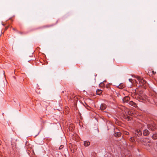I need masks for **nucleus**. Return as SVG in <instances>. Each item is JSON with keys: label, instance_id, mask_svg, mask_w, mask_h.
I'll list each match as a JSON object with an SVG mask.
<instances>
[{"label": "nucleus", "instance_id": "nucleus-1", "mask_svg": "<svg viewBox=\"0 0 157 157\" xmlns=\"http://www.w3.org/2000/svg\"><path fill=\"white\" fill-rule=\"evenodd\" d=\"M142 143H143V144L146 146H150L151 144H149L148 143H150V140L148 139H144L143 140L141 141Z\"/></svg>", "mask_w": 157, "mask_h": 157}, {"label": "nucleus", "instance_id": "nucleus-2", "mask_svg": "<svg viewBox=\"0 0 157 157\" xmlns=\"http://www.w3.org/2000/svg\"><path fill=\"white\" fill-rule=\"evenodd\" d=\"M136 78L138 80V81H139V83L140 84V85L141 86V85H142L143 84H144V81L143 79H141L140 77L139 76H137L136 77Z\"/></svg>", "mask_w": 157, "mask_h": 157}, {"label": "nucleus", "instance_id": "nucleus-3", "mask_svg": "<svg viewBox=\"0 0 157 157\" xmlns=\"http://www.w3.org/2000/svg\"><path fill=\"white\" fill-rule=\"evenodd\" d=\"M130 98L128 96H126L124 97L123 99V101L124 103H128V101L129 100Z\"/></svg>", "mask_w": 157, "mask_h": 157}, {"label": "nucleus", "instance_id": "nucleus-4", "mask_svg": "<svg viewBox=\"0 0 157 157\" xmlns=\"http://www.w3.org/2000/svg\"><path fill=\"white\" fill-rule=\"evenodd\" d=\"M135 134L137 136H139L142 135V133L140 130H137L135 131Z\"/></svg>", "mask_w": 157, "mask_h": 157}, {"label": "nucleus", "instance_id": "nucleus-5", "mask_svg": "<svg viewBox=\"0 0 157 157\" xmlns=\"http://www.w3.org/2000/svg\"><path fill=\"white\" fill-rule=\"evenodd\" d=\"M149 132L147 129H145L144 131L143 135L144 136H147L149 135Z\"/></svg>", "mask_w": 157, "mask_h": 157}, {"label": "nucleus", "instance_id": "nucleus-6", "mask_svg": "<svg viewBox=\"0 0 157 157\" xmlns=\"http://www.w3.org/2000/svg\"><path fill=\"white\" fill-rule=\"evenodd\" d=\"M106 106L105 104H102L101 105L100 109L101 110H103L105 109Z\"/></svg>", "mask_w": 157, "mask_h": 157}, {"label": "nucleus", "instance_id": "nucleus-7", "mask_svg": "<svg viewBox=\"0 0 157 157\" xmlns=\"http://www.w3.org/2000/svg\"><path fill=\"white\" fill-rule=\"evenodd\" d=\"M84 144L85 147L88 146L90 145V143L88 141H85L84 142Z\"/></svg>", "mask_w": 157, "mask_h": 157}, {"label": "nucleus", "instance_id": "nucleus-8", "mask_svg": "<svg viewBox=\"0 0 157 157\" xmlns=\"http://www.w3.org/2000/svg\"><path fill=\"white\" fill-rule=\"evenodd\" d=\"M128 104L130 105L133 106L134 107H135L136 105V104L132 101H129V102L128 103Z\"/></svg>", "mask_w": 157, "mask_h": 157}, {"label": "nucleus", "instance_id": "nucleus-9", "mask_svg": "<svg viewBox=\"0 0 157 157\" xmlns=\"http://www.w3.org/2000/svg\"><path fill=\"white\" fill-rule=\"evenodd\" d=\"M121 135V133L120 132H115V136L117 137H119Z\"/></svg>", "mask_w": 157, "mask_h": 157}, {"label": "nucleus", "instance_id": "nucleus-10", "mask_svg": "<svg viewBox=\"0 0 157 157\" xmlns=\"http://www.w3.org/2000/svg\"><path fill=\"white\" fill-rule=\"evenodd\" d=\"M148 128L149 130H153L155 129L153 126L151 125H149L148 126Z\"/></svg>", "mask_w": 157, "mask_h": 157}, {"label": "nucleus", "instance_id": "nucleus-11", "mask_svg": "<svg viewBox=\"0 0 157 157\" xmlns=\"http://www.w3.org/2000/svg\"><path fill=\"white\" fill-rule=\"evenodd\" d=\"M98 95H100L102 92V90H98L96 91Z\"/></svg>", "mask_w": 157, "mask_h": 157}, {"label": "nucleus", "instance_id": "nucleus-12", "mask_svg": "<svg viewBox=\"0 0 157 157\" xmlns=\"http://www.w3.org/2000/svg\"><path fill=\"white\" fill-rule=\"evenodd\" d=\"M153 139H155L157 138V134H154L152 136Z\"/></svg>", "mask_w": 157, "mask_h": 157}, {"label": "nucleus", "instance_id": "nucleus-13", "mask_svg": "<svg viewBox=\"0 0 157 157\" xmlns=\"http://www.w3.org/2000/svg\"><path fill=\"white\" fill-rule=\"evenodd\" d=\"M129 82H131V85L132 84V79H129Z\"/></svg>", "mask_w": 157, "mask_h": 157}, {"label": "nucleus", "instance_id": "nucleus-14", "mask_svg": "<svg viewBox=\"0 0 157 157\" xmlns=\"http://www.w3.org/2000/svg\"><path fill=\"white\" fill-rule=\"evenodd\" d=\"M124 134L126 135H128L129 134V132H125Z\"/></svg>", "mask_w": 157, "mask_h": 157}, {"label": "nucleus", "instance_id": "nucleus-15", "mask_svg": "<svg viewBox=\"0 0 157 157\" xmlns=\"http://www.w3.org/2000/svg\"><path fill=\"white\" fill-rule=\"evenodd\" d=\"M152 72L153 74L154 75L155 74V73H156V72L154 71H152Z\"/></svg>", "mask_w": 157, "mask_h": 157}, {"label": "nucleus", "instance_id": "nucleus-16", "mask_svg": "<svg viewBox=\"0 0 157 157\" xmlns=\"http://www.w3.org/2000/svg\"><path fill=\"white\" fill-rule=\"evenodd\" d=\"M130 139H131V140L132 141H133V138L132 137H131L130 138Z\"/></svg>", "mask_w": 157, "mask_h": 157}, {"label": "nucleus", "instance_id": "nucleus-17", "mask_svg": "<svg viewBox=\"0 0 157 157\" xmlns=\"http://www.w3.org/2000/svg\"><path fill=\"white\" fill-rule=\"evenodd\" d=\"M50 26V25H46V26H44V27H49Z\"/></svg>", "mask_w": 157, "mask_h": 157}, {"label": "nucleus", "instance_id": "nucleus-18", "mask_svg": "<svg viewBox=\"0 0 157 157\" xmlns=\"http://www.w3.org/2000/svg\"><path fill=\"white\" fill-rule=\"evenodd\" d=\"M120 86V87H119L120 88V89H122V87H121V86Z\"/></svg>", "mask_w": 157, "mask_h": 157}]
</instances>
